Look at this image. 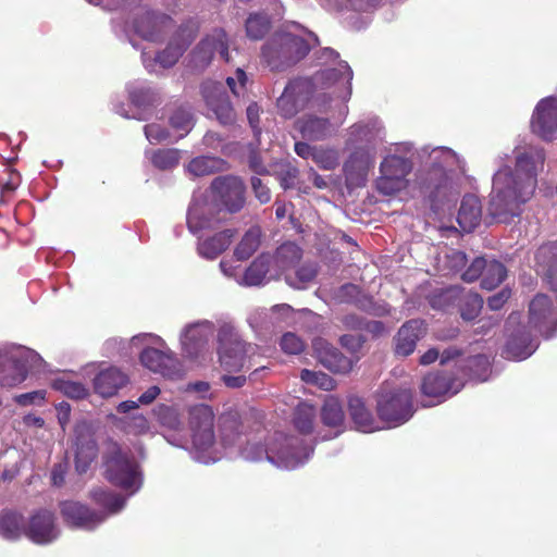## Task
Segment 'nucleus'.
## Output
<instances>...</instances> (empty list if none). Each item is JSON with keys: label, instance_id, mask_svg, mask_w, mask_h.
Instances as JSON below:
<instances>
[{"label": "nucleus", "instance_id": "obj_20", "mask_svg": "<svg viewBox=\"0 0 557 557\" xmlns=\"http://www.w3.org/2000/svg\"><path fill=\"white\" fill-rule=\"evenodd\" d=\"M463 384L462 379L453 371H433L422 379L421 392L426 397L444 398L458 394Z\"/></svg>", "mask_w": 557, "mask_h": 557}, {"label": "nucleus", "instance_id": "obj_57", "mask_svg": "<svg viewBox=\"0 0 557 557\" xmlns=\"http://www.w3.org/2000/svg\"><path fill=\"white\" fill-rule=\"evenodd\" d=\"M280 347L287 354H300L306 348V344L296 333H284L280 341Z\"/></svg>", "mask_w": 557, "mask_h": 557}, {"label": "nucleus", "instance_id": "obj_50", "mask_svg": "<svg viewBox=\"0 0 557 557\" xmlns=\"http://www.w3.org/2000/svg\"><path fill=\"white\" fill-rule=\"evenodd\" d=\"M152 164L159 169H172L180 163V151L175 148H160L152 152Z\"/></svg>", "mask_w": 557, "mask_h": 557}, {"label": "nucleus", "instance_id": "obj_12", "mask_svg": "<svg viewBox=\"0 0 557 557\" xmlns=\"http://www.w3.org/2000/svg\"><path fill=\"white\" fill-rule=\"evenodd\" d=\"M457 300L460 315L465 320H474L483 307V298L475 292H465L463 288L449 287L433 299V307L446 308Z\"/></svg>", "mask_w": 557, "mask_h": 557}, {"label": "nucleus", "instance_id": "obj_25", "mask_svg": "<svg viewBox=\"0 0 557 557\" xmlns=\"http://www.w3.org/2000/svg\"><path fill=\"white\" fill-rule=\"evenodd\" d=\"M532 127L544 140L557 136V98L541 99L533 113Z\"/></svg>", "mask_w": 557, "mask_h": 557}, {"label": "nucleus", "instance_id": "obj_37", "mask_svg": "<svg viewBox=\"0 0 557 557\" xmlns=\"http://www.w3.org/2000/svg\"><path fill=\"white\" fill-rule=\"evenodd\" d=\"M272 255L260 253L249 264L244 273V281L247 285H261L267 277L274 280Z\"/></svg>", "mask_w": 557, "mask_h": 557}, {"label": "nucleus", "instance_id": "obj_62", "mask_svg": "<svg viewBox=\"0 0 557 557\" xmlns=\"http://www.w3.org/2000/svg\"><path fill=\"white\" fill-rule=\"evenodd\" d=\"M124 429L127 433L144 434L149 432L150 423L145 416H133L124 421Z\"/></svg>", "mask_w": 557, "mask_h": 557}, {"label": "nucleus", "instance_id": "obj_60", "mask_svg": "<svg viewBox=\"0 0 557 557\" xmlns=\"http://www.w3.org/2000/svg\"><path fill=\"white\" fill-rule=\"evenodd\" d=\"M467 261V255L466 252H462V250L451 249L445 256V267L453 273H457V271L463 270Z\"/></svg>", "mask_w": 557, "mask_h": 557}, {"label": "nucleus", "instance_id": "obj_52", "mask_svg": "<svg viewBox=\"0 0 557 557\" xmlns=\"http://www.w3.org/2000/svg\"><path fill=\"white\" fill-rule=\"evenodd\" d=\"M300 377L305 383L312 384L323 391H333L336 386L332 375L321 371L302 370L300 371Z\"/></svg>", "mask_w": 557, "mask_h": 557}, {"label": "nucleus", "instance_id": "obj_22", "mask_svg": "<svg viewBox=\"0 0 557 557\" xmlns=\"http://www.w3.org/2000/svg\"><path fill=\"white\" fill-rule=\"evenodd\" d=\"M421 194L428 197L434 206L442 199L447 198L450 190V181L445 168L435 165L424 171L418 178Z\"/></svg>", "mask_w": 557, "mask_h": 557}, {"label": "nucleus", "instance_id": "obj_46", "mask_svg": "<svg viewBox=\"0 0 557 557\" xmlns=\"http://www.w3.org/2000/svg\"><path fill=\"white\" fill-rule=\"evenodd\" d=\"M321 418L322 422L330 428L342 425L345 419V412L338 398L329 397L323 401Z\"/></svg>", "mask_w": 557, "mask_h": 557}, {"label": "nucleus", "instance_id": "obj_26", "mask_svg": "<svg viewBox=\"0 0 557 557\" xmlns=\"http://www.w3.org/2000/svg\"><path fill=\"white\" fill-rule=\"evenodd\" d=\"M312 349L318 361L332 372L347 373L354 367L350 357L343 355L338 348L323 339V337H315L312 341Z\"/></svg>", "mask_w": 557, "mask_h": 557}, {"label": "nucleus", "instance_id": "obj_5", "mask_svg": "<svg viewBox=\"0 0 557 557\" xmlns=\"http://www.w3.org/2000/svg\"><path fill=\"white\" fill-rule=\"evenodd\" d=\"M218 355L220 364L227 372L240 371L245 368L246 357L252 345L245 344L233 326H221L218 333Z\"/></svg>", "mask_w": 557, "mask_h": 557}, {"label": "nucleus", "instance_id": "obj_15", "mask_svg": "<svg viewBox=\"0 0 557 557\" xmlns=\"http://www.w3.org/2000/svg\"><path fill=\"white\" fill-rule=\"evenodd\" d=\"M250 418L243 416L236 409H227L218 419V433L220 443L224 447H234L242 443L250 430Z\"/></svg>", "mask_w": 557, "mask_h": 557}, {"label": "nucleus", "instance_id": "obj_29", "mask_svg": "<svg viewBox=\"0 0 557 557\" xmlns=\"http://www.w3.org/2000/svg\"><path fill=\"white\" fill-rule=\"evenodd\" d=\"M335 298L341 304H351L369 314L380 315L383 312L381 307L375 304L373 297L366 294L357 284L346 283L341 285L335 293Z\"/></svg>", "mask_w": 557, "mask_h": 557}, {"label": "nucleus", "instance_id": "obj_24", "mask_svg": "<svg viewBox=\"0 0 557 557\" xmlns=\"http://www.w3.org/2000/svg\"><path fill=\"white\" fill-rule=\"evenodd\" d=\"M25 535L38 545H46V543L58 539L59 530L53 511L47 510V508L35 511L29 518Z\"/></svg>", "mask_w": 557, "mask_h": 557}, {"label": "nucleus", "instance_id": "obj_44", "mask_svg": "<svg viewBox=\"0 0 557 557\" xmlns=\"http://www.w3.org/2000/svg\"><path fill=\"white\" fill-rule=\"evenodd\" d=\"M507 277V268L502 261L487 260L485 258V265L483 271V277L481 280V286L485 289H493L500 285Z\"/></svg>", "mask_w": 557, "mask_h": 557}, {"label": "nucleus", "instance_id": "obj_27", "mask_svg": "<svg viewBox=\"0 0 557 557\" xmlns=\"http://www.w3.org/2000/svg\"><path fill=\"white\" fill-rule=\"evenodd\" d=\"M426 325L423 319H409L400 325L394 336L396 356L408 357L414 352L419 341L424 337Z\"/></svg>", "mask_w": 557, "mask_h": 557}, {"label": "nucleus", "instance_id": "obj_31", "mask_svg": "<svg viewBox=\"0 0 557 557\" xmlns=\"http://www.w3.org/2000/svg\"><path fill=\"white\" fill-rule=\"evenodd\" d=\"M535 261L544 273V281L557 292V242L544 243L535 252Z\"/></svg>", "mask_w": 557, "mask_h": 557}, {"label": "nucleus", "instance_id": "obj_11", "mask_svg": "<svg viewBox=\"0 0 557 557\" xmlns=\"http://www.w3.org/2000/svg\"><path fill=\"white\" fill-rule=\"evenodd\" d=\"M198 32L199 25L194 22V20H187V22L182 23L165 49L157 53L154 60L165 69L166 66L175 65L180 57H182L184 51L193 44Z\"/></svg>", "mask_w": 557, "mask_h": 557}, {"label": "nucleus", "instance_id": "obj_56", "mask_svg": "<svg viewBox=\"0 0 557 557\" xmlns=\"http://www.w3.org/2000/svg\"><path fill=\"white\" fill-rule=\"evenodd\" d=\"M53 387L71 398L81 399L88 395V389L83 383L71 382V380H54Z\"/></svg>", "mask_w": 557, "mask_h": 557}, {"label": "nucleus", "instance_id": "obj_59", "mask_svg": "<svg viewBox=\"0 0 557 557\" xmlns=\"http://www.w3.org/2000/svg\"><path fill=\"white\" fill-rule=\"evenodd\" d=\"M485 269V257H476L470 262L468 268L462 272L461 278L466 282H474L482 280Z\"/></svg>", "mask_w": 557, "mask_h": 557}, {"label": "nucleus", "instance_id": "obj_21", "mask_svg": "<svg viewBox=\"0 0 557 557\" xmlns=\"http://www.w3.org/2000/svg\"><path fill=\"white\" fill-rule=\"evenodd\" d=\"M174 24V20L163 12L144 9L143 13L134 20L136 34L149 41H159Z\"/></svg>", "mask_w": 557, "mask_h": 557}, {"label": "nucleus", "instance_id": "obj_1", "mask_svg": "<svg viewBox=\"0 0 557 557\" xmlns=\"http://www.w3.org/2000/svg\"><path fill=\"white\" fill-rule=\"evenodd\" d=\"M545 159L543 148L527 147L516 151L513 170L506 165L496 171L487 206L492 220L510 223L512 218L520 215L523 202L534 195Z\"/></svg>", "mask_w": 557, "mask_h": 557}, {"label": "nucleus", "instance_id": "obj_64", "mask_svg": "<svg viewBox=\"0 0 557 557\" xmlns=\"http://www.w3.org/2000/svg\"><path fill=\"white\" fill-rule=\"evenodd\" d=\"M129 100L136 107H146L153 100V91L147 87H134L129 90Z\"/></svg>", "mask_w": 557, "mask_h": 557}, {"label": "nucleus", "instance_id": "obj_3", "mask_svg": "<svg viewBox=\"0 0 557 557\" xmlns=\"http://www.w3.org/2000/svg\"><path fill=\"white\" fill-rule=\"evenodd\" d=\"M106 479L122 488H132L136 483L138 463L129 451L123 450L121 444L109 440L103 451Z\"/></svg>", "mask_w": 557, "mask_h": 557}, {"label": "nucleus", "instance_id": "obj_47", "mask_svg": "<svg viewBox=\"0 0 557 557\" xmlns=\"http://www.w3.org/2000/svg\"><path fill=\"white\" fill-rule=\"evenodd\" d=\"M90 497L95 504L103 506V508H107L111 512L120 511V509L123 508L125 504L123 496L101 487L91 490Z\"/></svg>", "mask_w": 557, "mask_h": 557}, {"label": "nucleus", "instance_id": "obj_8", "mask_svg": "<svg viewBox=\"0 0 557 557\" xmlns=\"http://www.w3.org/2000/svg\"><path fill=\"white\" fill-rule=\"evenodd\" d=\"M189 428L193 431V444L199 450L212 447L214 435V412L210 405H195L189 410Z\"/></svg>", "mask_w": 557, "mask_h": 557}, {"label": "nucleus", "instance_id": "obj_14", "mask_svg": "<svg viewBox=\"0 0 557 557\" xmlns=\"http://www.w3.org/2000/svg\"><path fill=\"white\" fill-rule=\"evenodd\" d=\"M215 53H219L222 60L230 61L228 37L224 29H213L200 40L191 52L193 63L198 69H205Z\"/></svg>", "mask_w": 557, "mask_h": 557}, {"label": "nucleus", "instance_id": "obj_19", "mask_svg": "<svg viewBox=\"0 0 557 557\" xmlns=\"http://www.w3.org/2000/svg\"><path fill=\"white\" fill-rule=\"evenodd\" d=\"M59 507L63 521L72 528L94 530L106 519V515L92 510L88 505L78 503V500H62Z\"/></svg>", "mask_w": 557, "mask_h": 557}, {"label": "nucleus", "instance_id": "obj_38", "mask_svg": "<svg viewBox=\"0 0 557 557\" xmlns=\"http://www.w3.org/2000/svg\"><path fill=\"white\" fill-rule=\"evenodd\" d=\"M207 342V331L200 324L188 325L182 336L183 350L190 358L198 357Z\"/></svg>", "mask_w": 557, "mask_h": 557}, {"label": "nucleus", "instance_id": "obj_30", "mask_svg": "<svg viewBox=\"0 0 557 557\" xmlns=\"http://www.w3.org/2000/svg\"><path fill=\"white\" fill-rule=\"evenodd\" d=\"M536 346L528 326L520 325L509 334L503 352L507 358L523 360L533 354Z\"/></svg>", "mask_w": 557, "mask_h": 557}, {"label": "nucleus", "instance_id": "obj_16", "mask_svg": "<svg viewBox=\"0 0 557 557\" xmlns=\"http://www.w3.org/2000/svg\"><path fill=\"white\" fill-rule=\"evenodd\" d=\"M38 357L33 351L22 352L17 356L0 355V385L12 387L23 383L33 368V360Z\"/></svg>", "mask_w": 557, "mask_h": 557}, {"label": "nucleus", "instance_id": "obj_53", "mask_svg": "<svg viewBox=\"0 0 557 557\" xmlns=\"http://www.w3.org/2000/svg\"><path fill=\"white\" fill-rule=\"evenodd\" d=\"M287 45H289V64H296V62L302 60L310 53V46L304 37L288 33Z\"/></svg>", "mask_w": 557, "mask_h": 557}, {"label": "nucleus", "instance_id": "obj_10", "mask_svg": "<svg viewBox=\"0 0 557 557\" xmlns=\"http://www.w3.org/2000/svg\"><path fill=\"white\" fill-rule=\"evenodd\" d=\"M211 189L227 212L236 213L246 202V185L236 176H219L211 182Z\"/></svg>", "mask_w": 557, "mask_h": 557}, {"label": "nucleus", "instance_id": "obj_9", "mask_svg": "<svg viewBox=\"0 0 557 557\" xmlns=\"http://www.w3.org/2000/svg\"><path fill=\"white\" fill-rule=\"evenodd\" d=\"M201 96L216 120L223 125H230L236 121L235 110L222 83L208 79L201 84Z\"/></svg>", "mask_w": 557, "mask_h": 557}, {"label": "nucleus", "instance_id": "obj_40", "mask_svg": "<svg viewBox=\"0 0 557 557\" xmlns=\"http://www.w3.org/2000/svg\"><path fill=\"white\" fill-rule=\"evenodd\" d=\"M26 519L18 511L3 510L0 513V534L5 539L16 540L26 535Z\"/></svg>", "mask_w": 557, "mask_h": 557}, {"label": "nucleus", "instance_id": "obj_33", "mask_svg": "<svg viewBox=\"0 0 557 557\" xmlns=\"http://www.w3.org/2000/svg\"><path fill=\"white\" fill-rule=\"evenodd\" d=\"M301 136L307 140H324L331 136L333 125L329 117L315 116V114H305L295 122Z\"/></svg>", "mask_w": 557, "mask_h": 557}, {"label": "nucleus", "instance_id": "obj_43", "mask_svg": "<svg viewBox=\"0 0 557 557\" xmlns=\"http://www.w3.org/2000/svg\"><path fill=\"white\" fill-rule=\"evenodd\" d=\"M221 220L213 214H207L202 209H189L187 213V228L194 235H198L201 231H214L220 227Z\"/></svg>", "mask_w": 557, "mask_h": 557}, {"label": "nucleus", "instance_id": "obj_39", "mask_svg": "<svg viewBox=\"0 0 557 557\" xmlns=\"http://www.w3.org/2000/svg\"><path fill=\"white\" fill-rule=\"evenodd\" d=\"M349 414L357 429L362 432H373L375 430V420L372 412L367 408L361 397L352 396L348 399Z\"/></svg>", "mask_w": 557, "mask_h": 557}, {"label": "nucleus", "instance_id": "obj_51", "mask_svg": "<svg viewBox=\"0 0 557 557\" xmlns=\"http://www.w3.org/2000/svg\"><path fill=\"white\" fill-rule=\"evenodd\" d=\"M317 274V265L310 264V262H308L307 264L300 265L296 270L294 278L293 276L286 275L285 280L287 284H289L294 288H304V286L307 285L308 282H311L315 278Z\"/></svg>", "mask_w": 557, "mask_h": 557}, {"label": "nucleus", "instance_id": "obj_54", "mask_svg": "<svg viewBox=\"0 0 557 557\" xmlns=\"http://www.w3.org/2000/svg\"><path fill=\"white\" fill-rule=\"evenodd\" d=\"M170 124L173 128L182 131L181 137L185 136L194 125V116L190 110L178 107L170 116Z\"/></svg>", "mask_w": 557, "mask_h": 557}, {"label": "nucleus", "instance_id": "obj_23", "mask_svg": "<svg viewBox=\"0 0 557 557\" xmlns=\"http://www.w3.org/2000/svg\"><path fill=\"white\" fill-rule=\"evenodd\" d=\"M141 364L149 371L160 373L168 379H177L183 373L181 362L172 352L161 351V349L147 347L139 355Z\"/></svg>", "mask_w": 557, "mask_h": 557}, {"label": "nucleus", "instance_id": "obj_42", "mask_svg": "<svg viewBox=\"0 0 557 557\" xmlns=\"http://www.w3.org/2000/svg\"><path fill=\"white\" fill-rule=\"evenodd\" d=\"M317 408L310 403L301 401L296 406L293 413V425L302 434H310L314 430Z\"/></svg>", "mask_w": 557, "mask_h": 557}, {"label": "nucleus", "instance_id": "obj_45", "mask_svg": "<svg viewBox=\"0 0 557 557\" xmlns=\"http://www.w3.org/2000/svg\"><path fill=\"white\" fill-rule=\"evenodd\" d=\"M225 162L221 158H214V156H198L194 158L187 165L188 171L201 177V175L213 174V172L221 171Z\"/></svg>", "mask_w": 557, "mask_h": 557}, {"label": "nucleus", "instance_id": "obj_18", "mask_svg": "<svg viewBox=\"0 0 557 557\" xmlns=\"http://www.w3.org/2000/svg\"><path fill=\"white\" fill-rule=\"evenodd\" d=\"M75 465L79 473L88 470L97 458L99 447L94 437L91 426L87 421H78L74 426Z\"/></svg>", "mask_w": 557, "mask_h": 557}, {"label": "nucleus", "instance_id": "obj_58", "mask_svg": "<svg viewBox=\"0 0 557 557\" xmlns=\"http://www.w3.org/2000/svg\"><path fill=\"white\" fill-rule=\"evenodd\" d=\"M90 3H99V1L104 2V7L109 9V11H122V12H132L134 9L140 8L143 4V0H88Z\"/></svg>", "mask_w": 557, "mask_h": 557}, {"label": "nucleus", "instance_id": "obj_41", "mask_svg": "<svg viewBox=\"0 0 557 557\" xmlns=\"http://www.w3.org/2000/svg\"><path fill=\"white\" fill-rule=\"evenodd\" d=\"M262 232L260 226H251L245 232L237 246L234 248V257L238 261H246L261 246Z\"/></svg>", "mask_w": 557, "mask_h": 557}, {"label": "nucleus", "instance_id": "obj_7", "mask_svg": "<svg viewBox=\"0 0 557 557\" xmlns=\"http://www.w3.org/2000/svg\"><path fill=\"white\" fill-rule=\"evenodd\" d=\"M314 83L310 78L290 79L284 88L281 97L276 99V109L284 119L294 117L304 110L313 98Z\"/></svg>", "mask_w": 557, "mask_h": 557}, {"label": "nucleus", "instance_id": "obj_34", "mask_svg": "<svg viewBox=\"0 0 557 557\" xmlns=\"http://www.w3.org/2000/svg\"><path fill=\"white\" fill-rule=\"evenodd\" d=\"M482 220V203L474 194H466L460 202L457 222L463 232L474 231Z\"/></svg>", "mask_w": 557, "mask_h": 557}, {"label": "nucleus", "instance_id": "obj_48", "mask_svg": "<svg viewBox=\"0 0 557 557\" xmlns=\"http://www.w3.org/2000/svg\"><path fill=\"white\" fill-rule=\"evenodd\" d=\"M246 35L250 39H262L265 34L271 29L272 23L267 14H250L248 18H246Z\"/></svg>", "mask_w": 557, "mask_h": 557}, {"label": "nucleus", "instance_id": "obj_55", "mask_svg": "<svg viewBox=\"0 0 557 557\" xmlns=\"http://www.w3.org/2000/svg\"><path fill=\"white\" fill-rule=\"evenodd\" d=\"M313 162L322 169H335L339 164V154L334 148L314 147Z\"/></svg>", "mask_w": 557, "mask_h": 557}, {"label": "nucleus", "instance_id": "obj_32", "mask_svg": "<svg viewBox=\"0 0 557 557\" xmlns=\"http://www.w3.org/2000/svg\"><path fill=\"white\" fill-rule=\"evenodd\" d=\"M302 258V249L296 243H282L272 255L273 280L290 269H295Z\"/></svg>", "mask_w": 557, "mask_h": 557}, {"label": "nucleus", "instance_id": "obj_61", "mask_svg": "<svg viewBox=\"0 0 557 557\" xmlns=\"http://www.w3.org/2000/svg\"><path fill=\"white\" fill-rule=\"evenodd\" d=\"M299 175L298 168L290 165V163H285L280 168L278 180L280 185L284 189H290V187L296 186V181Z\"/></svg>", "mask_w": 557, "mask_h": 557}, {"label": "nucleus", "instance_id": "obj_4", "mask_svg": "<svg viewBox=\"0 0 557 557\" xmlns=\"http://www.w3.org/2000/svg\"><path fill=\"white\" fill-rule=\"evenodd\" d=\"M376 413L392 428L404 424L414 413L413 392L407 387L384 391L376 398Z\"/></svg>", "mask_w": 557, "mask_h": 557}, {"label": "nucleus", "instance_id": "obj_35", "mask_svg": "<svg viewBox=\"0 0 557 557\" xmlns=\"http://www.w3.org/2000/svg\"><path fill=\"white\" fill-rule=\"evenodd\" d=\"M128 377L115 367L98 372L94 379L95 392L101 397H112L127 383Z\"/></svg>", "mask_w": 557, "mask_h": 557}, {"label": "nucleus", "instance_id": "obj_6", "mask_svg": "<svg viewBox=\"0 0 557 557\" xmlns=\"http://www.w3.org/2000/svg\"><path fill=\"white\" fill-rule=\"evenodd\" d=\"M412 161L404 156H386L380 164V177L376 180V189L384 195H393L404 189L407 176L412 170Z\"/></svg>", "mask_w": 557, "mask_h": 557}, {"label": "nucleus", "instance_id": "obj_49", "mask_svg": "<svg viewBox=\"0 0 557 557\" xmlns=\"http://www.w3.org/2000/svg\"><path fill=\"white\" fill-rule=\"evenodd\" d=\"M466 368L470 379L485 381L491 372V361L485 355L470 356L466 360Z\"/></svg>", "mask_w": 557, "mask_h": 557}, {"label": "nucleus", "instance_id": "obj_2", "mask_svg": "<svg viewBox=\"0 0 557 557\" xmlns=\"http://www.w3.org/2000/svg\"><path fill=\"white\" fill-rule=\"evenodd\" d=\"M312 453V447L305 446L298 436L285 435L283 432L274 433L267 446L260 443H247L242 449V456L246 460L265 458L275 466L285 468L299 466L310 458Z\"/></svg>", "mask_w": 557, "mask_h": 557}, {"label": "nucleus", "instance_id": "obj_28", "mask_svg": "<svg viewBox=\"0 0 557 557\" xmlns=\"http://www.w3.org/2000/svg\"><path fill=\"white\" fill-rule=\"evenodd\" d=\"M261 55L271 70L290 66L288 33L275 34L262 47Z\"/></svg>", "mask_w": 557, "mask_h": 557}, {"label": "nucleus", "instance_id": "obj_13", "mask_svg": "<svg viewBox=\"0 0 557 557\" xmlns=\"http://www.w3.org/2000/svg\"><path fill=\"white\" fill-rule=\"evenodd\" d=\"M529 324L545 337L557 331V311L553 300L544 294L535 295L529 305Z\"/></svg>", "mask_w": 557, "mask_h": 557}, {"label": "nucleus", "instance_id": "obj_17", "mask_svg": "<svg viewBox=\"0 0 557 557\" xmlns=\"http://www.w3.org/2000/svg\"><path fill=\"white\" fill-rule=\"evenodd\" d=\"M374 166V154L369 148L360 147L348 156L344 164L347 187L364 186L370 170Z\"/></svg>", "mask_w": 557, "mask_h": 557}, {"label": "nucleus", "instance_id": "obj_36", "mask_svg": "<svg viewBox=\"0 0 557 557\" xmlns=\"http://www.w3.org/2000/svg\"><path fill=\"white\" fill-rule=\"evenodd\" d=\"M237 234L236 230H223L211 235V237L200 239L197 251L202 258L215 259L230 247L233 238Z\"/></svg>", "mask_w": 557, "mask_h": 557}, {"label": "nucleus", "instance_id": "obj_63", "mask_svg": "<svg viewBox=\"0 0 557 557\" xmlns=\"http://www.w3.org/2000/svg\"><path fill=\"white\" fill-rule=\"evenodd\" d=\"M144 132L151 144H161L170 137L169 129L160 124H147L144 126Z\"/></svg>", "mask_w": 557, "mask_h": 557}]
</instances>
